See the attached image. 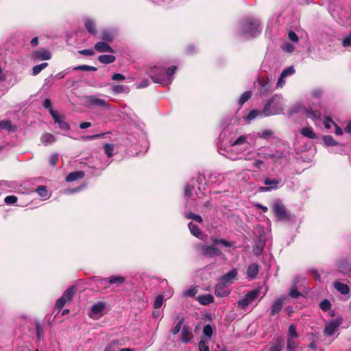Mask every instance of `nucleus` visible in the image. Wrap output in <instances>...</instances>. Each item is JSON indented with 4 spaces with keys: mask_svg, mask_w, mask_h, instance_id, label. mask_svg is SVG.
<instances>
[{
    "mask_svg": "<svg viewBox=\"0 0 351 351\" xmlns=\"http://www.w3.org/2000/svg\"><path fill=\"white\" fill-rule=\"evenodd\" d=\"M241 34L250 37H255L262 31L260 21L252 16L244 18L240 23Z\"/></svg>",
    "mask_w": 351,
    "mask_h": 351,
    "instance_id": "1",
    "label": "nucleus"
},
{
    "mask_svg": "<svg viewBox=\"0 0 351 351\" xmlns=\"http://www.w3.org/2000/svg\"><path fill=\"white\" fill-rule=\"evenodd\" d=\"M282 111V99L278 95L273 96L267 101L263 108V112L265 115L280 114Z\"/></svg>",
    "mask_w": 351,
    "mask_h": 351,
    "instance_id": "2",
    "label": "nucleus"
},
{
    "mask_svg": "<svg viewBox=\"0 0 351 351\" xmlns=\"http://www.w3.org/2000/svg\"><path fill=\"white\" fill-rule=\"evenodd\" d=\"M148 75L155 83L165 85L171 82L170 79L166 76L165 71L162 68L154 66L149 70Z\"/></svg>",
    "mask_w": 351,
    "mask_h": 351,
    "instance_id": "3",
    "label": "nucleus"
},
{
    "mask_svg": "<svg viewBox=\"0 0 351 351\" xmlns=\"http://www.w3.org/2000/svg\"><path fill=\"white\" fill-rule=\"evenodd\" d=\"M272 211L278 221H290L291 219V216L287 213L280 200L274 202Z\"/></svg>",
    "mask_w": 351,
    "mask_h": 351,
    "instance_id": "4",
    "label": "nucleus"
},
{
    "mask_svg": "<svg viewBox=\"0 0 351 351\" xmlns=\"http://www.w3.org/2000/svg\"><path fill=\"white\" fill-rule=\"evenodd\" d=\"M261 293V288H256L248 291L243 298L238 301V306L241 309H245L248 305L254 302Z\"/></svg>",
    "mask_w": 351,
    "mask_h": 351,
    "instance_id": "5",
    "label": "nucleus"
},
{
    "mask_svg": "<svg viewBox=\"0 0 351 351\" xmlns=\"http://www.w3.org/2000/svg\"><path fill=\"white\" fill-rule=\"evenodd\" d=\"M75 291L76 287L75 286L69 287L56 301L55 307L59 310L62 309L66 302L72 300Z\"/></svg>",
    "mask_w": 351,
    "mask_h": 351,
    "instance_id": "6",
    "label": "nucleus"
},
{
    "mask_svg": "<svg viewBox=\"0 0 351 351\" xmlns=\"http://www.w3.org/2000/svg\"><path fill=\"white\" fill-rule=\"evenodd\" d=\"M201 254L205 257L213 258L221 255V251L214 245L201 244L199 245Z\"/></svg>",
    "mask_w": 351,
    "mask_h": 351,
    "instance_id": "7",
    "label": "nucleus"
},
{
    "mask_svg": "<svg viewBox=\"0 0 351 351\" xmlns=\"http://www.w3.org/2000/svg\"><path fill=\"white\" fill-rule=\"evenodd\" d=\"M287 297L285 295H280L276 298L274 302L271 304L270 308V316H274L279 313L282 310L283 305L286 303Z\"/></svg>",
    "mask_w": 351,
    "mask_h": 351,
    "instance_id": "8",
    "label": "nucleus"
},
{
    "mask_svg": "<svg viewBox=\"0 0 351 351\" xmlns=\"http://www.w3.org/2000/svg\"><path fill=\"white\" fill-rule=\"evenodd\" d=\"M86 102L90 106H99L104 108H108L109 107L108 103L105 99L97 98L95 95L87 96Z\"/></svg>",
    "mask_w": 351,
    "mask_h": 351,
    "instance_id": "9",
    "label": "nucleus"
},
{
    "mask_svg": "<svg viewBox=\"0 0 351 351\" xmlns=\"http://www.w3.org/2000/svg\"><path fill=\"white\" fill-rule=\"evenodd\" d=\"M340 325L341 322L337 319L328 323L324 330V335L328 337L332 336L338 330Z\"/></svg>",
    "mask_w": 351,
    "mask_h": 351,
    "instance_id": "10",
    "label": "nucleus"
},
{
    "mask_svg": "<svg viewBox=\"0 0 351 351\" xmlns=\"http://www.w3.org/2000/svg\"><path fill=\"white\" fill-rule=\"evenodd\" d=\"M32 58L36 60H47L51 58V53L45 49H40L32 53Z\"/></svg>",
    "mask_w": 351,
    "mask_h": 351,
    "instance_id": "11",
    "label": "nucleus"
},
{
    "mask_svg": "<svg viewBox=\"0 0 351 351\" xmlns=\"http://www.w3.org/2000/svg\"><path fill=\"white\" fill-rule=\"evenodd\" d=\"M52 118L55 123L58 124L60 129L64 131H69L71 127L69 124L65 121L64 117L61 116L57 112L56 114H52Z\"/></svg>",
    "mask_w": 351,
    "mask_h": 351,
    "instance_id": "12",
    "label": "nucleus"
},
{
    "mask_svg": "<svg viewBox=\"0 0 351 351\" xmlns=\"http://www.w3.org/2000/svg\"><path fill=\"white\" fill-rule=\"evenodd\" d=\"M237 269H232L230 271H229L227 274H224L223 276H221L219 280H220L223 283H225L226 285L231 284L233 280L236 278L237 276Z\"/></svg>",
    "mask_w": 351,
    "mask_h": 351,
    "instance_id": "13",
    "label": "nucleus"
},
{
    "mask_svg": "<svg viewBox=\"0 0 351 351\" xmlns=\"http://www.w3.org/2000/svg\"><path fill=\"white\" fill-rule=\"evenodd\" d=\"M94 49L96 50L99 53H114V50L110 46L108 43L104 41H101L97 43L94 45Z\"/></svg>",
    "mask_w": 351,
    "mask_h": 351,
    "instance_id": "14",
    "label": "nucleus"
},
{
    "mask_svg": "<svg viewBox=\"0 0 351 351\" xmlns=\"http://www.w3.org/2000/svg\"><path fill=\"white\" fill-rule=\"evenodd\" d=\"M228 285L223 283L220 280L218 279L217 284L215 286V294L218 297H224L228 295L229 291L226 290Z\"/></svg>",
    "mask_w": 351,
    "mask_h": 351,
    "instance_id": "15",
    "label": "nucleus"
},
{
    "mask_svg": "<svg viewBox=\"0 0 351 351\" xmlns=\"http://www.w3.org/2000/svg\"><path fill=\"white\" fill-rule=\"evenodd\" d=\"M259 271V266L257 263L250 264L247 269V277L250 279H254Z\"/></svg>",
    "mask_w": 351,
    "mask_h": 351,
    "instance_id": "16",
    "label": "nucleus"
},
{
    "mask_svg": "<svg viewBox=\"0 0 351 351\" xmlns=\"http://www.w3.org/2000/svg\"><path fill=\"white\" fill-rule=\"evenodd\" d=\"M84 177V172L82 171H73L69 173L66 177V182H73L82 179Z\"/></svg>",
    "mask_w": 351,
    "mask_h": 351,
    "instance_id": "17",
    "label": "nucleus"
},
{
    "mask_svg": "<svg viewBox=\"0 0 351 351\" xmlns=\"http://www.w3.org/2000/svg\"><path fill=\"white\" fill-rule=\"evenodd\" d=\"M108 284L120 286L125 282V278L122 276H111L108 278Z\"/></svg>",
    "mask_w": 351,
    "mask_h": 351,
    "instance_id": "18",
    "label": "nucleus"
},
{
    "mask_svg": "<svg viewBox=\"0 0 351 351\" xmlns=\"http://www.w3.org/2000/svg\"><path fill=\"white\" fill-rule=\"evenodd\" d=\"M282 339H277L275 343H269L267 348V351H282Z\"/></svg>",
    "mask_w": 351,
    "mask_h": 351,
    "instance_id": "19",
    "label": "nucleus"
},
{
    "mask_svg": "<svg viewBox=\"0 0 351 351\" xmlns=\"http://www.w3.org/2000/svg\"><path fill=\"white\" fill-rule=\"evenodd\" d=\"M190 327L187 325L183 326L181 331V341L184 343H188L190 341L189 335L191 334Z\"/></svg>",
    "mask_w": 351,
    "mask_h": 351,
    "instance_id": "20",
    "label": "nucleus"
},
{
    "mask_svg": "<svg viewBox=\"0 0 351 351\" xmlns=\"http://www.w3.org/2000/svg\"><path fill=\"white\" fill-rule=\"evenodd\" d=\"M334 287L339 292L343 295H347L350 292L349 287L342 282H335L334 283Z\"/></svg>",
    "mask_w": 351,
    "mask_h": 351,
    "instance_id": "21",
    "label": "nucleus"
},
{
    "mask_svg": "<svg viewBox=\"0 0 351 351\" xmlns=\"http://www.w3.org/2000/svg\"><path fill=\"white\" fill-rule=\"evenodd\" d=\"M198 302L203 305H208L214 301V298L210 294L199 295L197 298Z\"/></svg>",
    "mask_w": 351,
    "mask_h": 351,
    "instance_id": "22",
    "label": "nucleus"
},
{
    "mask_svg": "<svg viewBox=\"0 0 351 351\" xmlns=\"http://www.w3.org/2000/svg\"><path fill=\"white\" fill-rule=\"evenodd\" d=\"M303 111L306 114V116L311 119H320L321 118L322 114L319 110H313L311 108H304Z\"/></svg>",
    "mask_w": 351,
    "mask_h": 351,
    "instance_id": "23",
    "label": "nucleus"
},
{
    "mask_svg": "<svg viewBox=\"0 0 351 351\" xmlns=\"http://www.w3.org/2000/svg\"><path fill=\"white\" fill-rule=\"evenodd\" d=\"M84 25H85L86 29L90 34H91L93 35L96 34L97 31H96L95 24L93 20H91L90 19H87L85 21Z\"/></svg>",
    "mask_w": 351,
    "mask_h": 351,
    "instance_id": "24",
    "label": "nucleus"
},
{
    "mask_svg": "<svg viewBox=\"0 0 351 351\" xmlns=\"http://www.w3.org/2000/svg\"><path fill=\"white\" fill-rule=\"evenodd\" d=\"M101 38L106 42H112L114 39V35L111 31L104 29L101 33Z\"/></svg>",
    "mask_w": 351,
    "mask_h": 351,
    "instance_id": "25",
    "label": "nucleus"
},
{
    "mask_svg": "<svg viewBox=\"0 0 351 351\" xmlns=\"http://www.w3.org/2000/svg\"><path fill=\"white\" fill-rule=\"evenodd\" d=\"M210 240L212 241L213 243L215 245H219L221 244L226 247H230L233 246L234 243L228 241L223 239H217L215 237H211Z\"/></svg>",
    "mask_w": 351,
    "mask_h": 351,
    "instance_id": "26",
    "label": "nucleus"
},
{
    "mask_svg": "<svg viewBox=\"0 0 351 351\" xmlns=\"http://www.w3.org/2000/svg\"><path fill=\"white\" fill-rule=\"evenodd\" d=\"M300 133L307 138L315 139L317 136L314 133L313 129L310 127H306L301 130Z\"/></svg>",
    "mask_w": 351,
    "mask_h": 351,
    "instance_id": "27",
    "label": "nucleus"
},
{
    "mask_svg": "<svg viewBox=\"0 0 351 351\" xmlns=\"http://www.w3.org/2000/svg\"><path fill=\"white\" fill-rule=\"evenodd\" d=\"M98 60L103 64H110L116 60L113 55H101L98 57Z\"/></svg>",
    "mask_w": 351,
    "mask_h": 351,
    "instance_id": "28",
    "label": "nucleus"
},
{
    "mask_svg": "<svg viewBox=\"0 0 351 351\" xmlns=\"http://www.w3.org/2000/svg\"><path fill=\"white\" fill-rule=\"evenodd\" d=\"M188 226H189V228L191 234L193 236H195L196 237H199L202 235V232L200 230L199 227L194 223L189 222L188 224Z\"/></svg>",
    "mask_w": 351,
    "mask_h": 351,
    "instance_id": "29",
    "label": "nucleus"
},
{
    "mask_svg": "<svg viewBox=\"0 0 351 351\" xmlns=\"http://www.w3.org/2000/svg\"><path fill=\"white\" fill-rule=\"evenodd\" d=\"M56 140L55 136L50 133H45L41 136V141L45 145L53 143Z\"/></svg>",
    "mask_w": 351,
    "mask_h": 351,
    "instance_id": "30",
    "label": "nucleus"
},
{
    "mask_svg": "<svg viewBox=\"0 0 351 351\" xmlns=\"http://www.w3.org/2000/svg\"><path fill=\"white\" fill-rule=\"evenodd\" d=\"M112 90L114 94H120L122 93H128L130 92V88L123 85H114L112 88Z\"/></svg>",
    "mask_w": 351,
    "mask_h": 351,
    "instance_id": "31",
    "label": "nucleus"
},
{
    "mask_svg": "<svg viewBox=\"0 0 351 351\" xmlns=\"http://www.w3.org/2000/svg\"><path fill=\"white\" fill-rule=\"evenodd\" d=\"M6 130L9 132L14 131V128L12 125V123L9 120H3L0 121V131Z\"/></svg>",
    "mask_w": 351,
    "mask_h": 351,
    "instance_id": "32",
    "label": "nucleus"
},
{
    "mask_svg": "<svg viewBox=\"0 0 351 351\" xmlns=\"http://www.w3.org/2000/svg\"><path fill=\"white\" fill-rule=\"evenodd\" d=\"M323 141L326 146H336L338 143L330 135H326L323 136Z\"/></svg>",
    "mask_w": 351,
    "mask_h": 351,
    "instance_id": "33",
    "label": "nucleus"
},
{
    "mask_svg": "<svg viewBox=\"0 0 351 351\" xmlns=\"http://www.w3.org/2000/svg\"><path fill=\"white\" fill-rule=\"evenodd\" d=\"M263 182L265 185L269 186V187H271V189L272 190L277 189L278 184L280 183V180L278 179L271 180L267 178L264 180Z\"/></svg>",
    "mask_w": 351,
    "mask_h": 351,
    "instance_id": "34",
    "label": "nucleus"
},
{
    "mask_svg": "<svg viewBox=\"0 0 351 351\" xmlns=\"http://www.w3.org/2000/svg\"><path fill=\"white\" fill-rule=\"evenodd\" d=\"M114 149V145L111 143H106L104 145V149L106 155L110 158L113 156V152Z\"/></svg>",
    "mask_w": 351,
    "mask_h": 351,
    "instance_id": "35",
    "label": "nucleus"
},
{
    "mask_svg": "<svg viewBox=\"0 0 351 351\" xmlns=\"http://www.w3.org/2000/svg\"><path fill=\"white\" fill-rule=\"evenodd\" d=\"M73 71H96L97 67L88 65H80L74 67Z\"/></svg>",
    "mask_w": 351,
    "mask_h": 351,
    "instance_id": "36",
    "label": "nucleus"
},
{
    "mask_svg": "<svg viewBox=\"0 0 351 351\" xmlns=\"http://www.w3.org/2000/svg\"><path fill=\"white\" fill-rule=\"evenodd\" d=\"M104 308L105 304L102 302H98L92 306L91 311L95 314H97L101 313Z\"/></svg>",
    "mask_w": 351,
    "mask_h": 351,
    "instance_id": "37",
    "label": "nucleus"
},
{
    "mask_svg": "<svg viewBox=\"0 0 351 351\" xmlns=\"http://www.w3.org/2000/svg\"><path fill=\"white\" fill-rule=\"evenodd\" d=\"M185 217L187 219H193L198 223L202 222V218L199 215L193 213L192 212H188L185 213Z\"/></svg>",
    "mask_w": 351,
    "mask_h": 351,
    "instance_id": "38",
    "label": "nucleus"
},
{
    "mask_svg": "<svg viewBox=\"0 0 351 351\" xmlns=\"http://www.w3.org/2000/svg\"><path fill=\"white\" fill-rule=\"evenodd\" d=\"M298 346V345L295 341H294L292 338H288L287 345V351H295Z\"/></svg>",
    "mask_w": 351,
    "mask_h": 351,
    "instance_id": "39",
    "label": "nucleus"
},
{
    "mask_svg": "<svg viewBox=\"0 0 351 351\" xmlns=\"http://www.w3.org/2000/svg\"><path fill=\"white\" fill-rule=\"evenodd\" d=\"M47 66V62H43L42 64L34 66L32 69V75H38L43 69H45Z\"/></svg>",
    "mask_w": 351,
    "mask_h": 351,
    "instance_id": "40",
    "label": "nucleus"
},
{
    "mask_svg": "<svg viewBox=\"0 0 351 351\" xmlns=\"http://www.w3.org/2000/svg\"><path fill=\"white\" fill-rule=\"evenodd\" d=\"M36 192L41 197H46L48 195V190L45 186H43V185L38 186L36 189Z\"/></svg>",
    "mask_w": 351,
    "mask_h": 351,
    "instance_id": "41",
    "label": "nucleus"
},
{
    "mask_svg": "<svg viewBox=\"0 0 351 351\" xmlns=\"http://www.w3.org/2000/svg\"><path fill=\"white\" fill-rule=\"evenodd\" d=\"M252 96V93L250 91H246L243 93L239 99V103L241 106H242L244 103H245Z\"/></svg>",
    "mask_w": 351,
    "mask_h": 351,
    "instance_id": "42",
    "label": "nucleus"
},
{
    "mask_svg": "<svg viewBox=\"0 0 351 351\" xmlns=\"http://www.w3.org/2000/svg\"><path fill=\"white\" fill-rule=\"evenodd\" d=\"M213 333V330L212 326L210 324H206L204 326L203 328V334L208 338V339H210Z\"/></svg>",
    "mask_w": 351,
    "mask_h": 351,
    "instance_id": "43",
    "label": "nucleus"
},
{
    "mask_svg": "<svg viewBox=\"0 0 351 351\" xmlns=\"http://www.w3.org/2000/svg\"><path fill=\"white\" fill-rule=\"evenodd\" d=\"M43 106L44 108H47L49 110L51 115L52 116V114L54 115L56 114L58 112L55 111L53 110L52 107H51V100L49 99V98H47L45 99L44 102H43Z\"/></svg>",
    "mask_w": 351,
    "mask_h": 351,
    "instance_id": "44",
    "label": "nucleus"
},
{
    "mask_svg": "<svg viewBox=\"0 0 351 351\" xmlns=\"http://www.w3.org/2000/svg\"><path fill=\"white\" fill-rule=\"evenodd\" d=\"M184 322V318L182 317L179 320L177 324L171 330V332H172L173 335H177L180 332Z\"/></svg>",
    "mask_w": 351,
    "mask_h": 351,
    "instance_id": "45",
    "label": "nucleus"
},
{
    "mask_svg": "<svg viewBox=\"0 0 351 351\" xmlns=\"http://www.w3.org/2000/svg\"><path fill=\"white\" fill-rule=\"evenodd\" d=\"M289 295L292 298H298L301 295L300 292L297 289V287L295 285L292 287L289 291Z\"/></svg>",
    "mask_w": 351,
    "mask_h": 351,
    "instance_id": "46",
    "label": "nucleus"
},
{
    "mask_svg": "<svg viewBox=\"0 0 351 351\" xmlns=\"http://www.w3.org/2000/svg\"><path fill=\"white\" fill-rule=\"evenodd\" d=\"M295 73V69L293 66H290L282 71L281 75L282 77H287L293 75Z\"/></svg>",
    "mask_w": 351,
    "mask_h": 351,
    "instance_id": "47",
    "label": "nucleus"
},
{
    "mask_svg": "<svg viewBox=\"0 0 351 351\" xmlns=\"http://www.w3.org/2000/svg\"><path fill=\"white\" fill-rule=\"evenodd\" d=\"M207 343L208 341H206L204 339L200 340L198 343V348L199 351H210V348Z\"/></svg>",
    "mask_w": 351,
    "mask_h": 351,
    "instance_id": "48",
    "label": "nucleus"
},
{
    "mask_svg": "<svg viewBox=\"0 0 351 351\" xmlns=\"http://www.w3.org/2000/svg\"><path fill=\"white\" fill-rule=\"evenodd\" d=\"M271 155L274 156L271 159H274L276 162L285 157L284 153L279 150H276L274 152H271Z\"/></svg>",
    "mask_w": 351,
    "mask_h": 351,
    "instance_id": "49",
    "label": "nucleus"
},
{
    "mask_svg": "<svg viewBox=\"0 0 351 351\" xmlns=\"http://www.w3.org/2000/svg\"><path fill=\"white\" fill-rule=\"evenodd\" d=\"M289 338H297L298 337V334L296 331L295 326L293 324H291L289 326Z\"/></svg>",
    "mask_w": 351,
    "mask_h": 351,
    "instance_id": "50",
    "label": "nucleus"
},
{
    "mask_svg": "<svg viewBox=\"0 0 351 351\" xmlns=\"http://www.w3.org/2000/svg\"><path fill=\"white\" fill-rule=\"evenodd\" d=\"M97 286L98 288L107 289L108 284V278L97 279Z\"/></svg>",
    "mask_w": 351,
    "mask_h": 351,
    "instance_id": "51",
    "label": "nucleus"
},
{
    "mask_svg": "<svg viewBox=\"0 0 351 351\" xmlns=\"http://www.w3.org/2000/svg\"><path fill=\"white\" fill-rule=\"evenodd\" d=\"M197 293V289L196 287H191L184 291V295L188 297H194Z\"/></svg>",
    "mask_w": 351,
    "mask_h": 351,
    "instance_id": "52",
    "label": "nucleus"
},
{
    "mask_svg": "<svg viewBox=\"0 0 351 351\" xmlns=\"http://www.w3.org/2000/svg\"><path fill=\"white\" fill-rule=\"evenodd\" d=\"M163 303V296L162 295H158L154 302V307L155 308H159L161 307Z\"/></svg>",
    "mask_w": 351,
    "mask_h": 351,
    "instance_id": "53",
    "label": "nucleus"
},
{
    "mask_svg": "<svg viewBox=\"0 0 351 351\" xmlns=\"http://www.w3.org/2000/svg\"><path fill=\"white\" fill-rule=\"evenodd\" d=\"M247 137L245 135H241L239 136L234 142L231 143L232 146H236L238 145H241L246 141Z\"/></svg>",
    "mask_w": 351,
    "mask_h": 351,
    "instance_id": "54",
    "label": "nucleus"
},
{
    "mask_svg": "<svg viewBox=\"0 0 351 351\" xmlns=\"http://www.w3.org/2000/svg\"><path fill=\"white\" fill-rule=\"evenodd\" d=\"M319 307L324 311H327L330 308V303L328 300L325 299L320 302Z\"/></svg>",
    "mask_w": 351,
    "mask_h": 351,
    "instance_id": "55",
    "label": "nucleus"
},
{
    "mask_svg": "<svg viewBox=\"0 0 351 351\" xmlns=\"http://www.w3.org/2000/svg\"><path fill=\"white\" fill-rule=\"evenodd\" d=\"M17 197L15 195H8L5 197L4 202L7 204H14L17 202Z\"/></svg>",
    "mask_w": 351,
    "mask_h": 351,
    "instance_id": "56",
    "label": "nucleus"
},
{
    "mask_svg": "<svg viewBox=\"0 0 351 351\" xmlns=\"http://www.w3.org/2000/svg\"><path fill=\"white\" fill-rule=\"evenodd\" d=\"M258 83L265 90H267L270 86L269 81L267 78H261L258 80Z\"/></svg>",
    "mask_w": 351,
    "mask_h": 351,
    "instance_id": "57",
    "label": "nucleus"
},
{
    "mask_svg": "<svg viewBox=\"0 0 351 351\" xmlns=\"http://www.w3.org/2000/svg\"><path fill=\"white\" fill-rule=\"evenodd\" d=\"M303 109L304 108H302L300 105H295V106H293L289 110V115L291 116L292 114H293L295 113H298V112H301L302 110H303Z\"/></svg>",
    "mask_w": 351,
    "mask_h": 351,
    "instance_id": "58",
    "label": "nucleus"
},
{
    "mask_svg": "<svg viewBox=\"0 0 351 351\" xmlns=\"http://www.w3.org/2000/svg\"><path fill=\"white\" fill-rule=\"evenodd\" d=\"M342 45L344 47H348L351 46V32L348 34L342 40Z\"/></svg>",
    "mask_w": 351,
    "mask_h": 351,
    "instance_id": "59",
    "label": "nucleus"
},
{
    "mask_svg": "<svg viewBox=\"0 0 351 351\" xmlns=\"http://www.w3.org/2000/svg\"><path fill=\"white\" fill-rule=\"evenodd\" d=\"M194 187L190 184H186L184 187V195L188 199L191 195Z\"/></svg>",
    "mask_w": 351,
    "mask_h": 351,
    "instance_id": "60",
    "label": "nucleus"
},
{
    "mask_svg": "<svg viewBox=\"0 0 351 351\" xmlns=\"http://www.w3.org/2000/svg\"><path fill=\"white\" fill-rule=\"evenodd\" d=\"M78 53L80 54L84 55V56H90L95 55V51L92 49L80 50V51H78Z\"/></svg>",
    "mask_w": 351,
    "mask_h": 351,
    "instance_id": "61",
    "label": "nucleus"
},
{
    "mask_svg": "<svg viewBox=\"0 0 351 351\" xmlns=\"http://www.w3.org/2000/svg\"><path fill=\"white\" fill-rule=\"evenodd\" d=\"M273 132L271 130H265L261 132L259 136L263 138H266L272 136Z\"/></svg>",
    "mask_w": 351,
    "mask_h": 351,
    "instance_id": "62",
    "label": "nucleus"
},
{
    "mask_svg": "<svg viewBox=\"0 0 351 351\" xmlns=\"http://www.w3.org/2000/svg\"><path fill=\"white\" fill-rule=\"evenodd\" d=\"M58 162V154H53L50 156L49 163L52 166H56Z\"/></svg>",
    "mask_w": 351,
    "mask_h": 351,
    "instance_id": "63",
    "label": "nucleus"
},
{
    "mask_svg": "<svg viewBox=\"0 0 351 351\" xmlns=\"http://www.w3.org/2000/svg\"><path fill=\"white\" fill-rule=\"evenodd\" d=\"M177 67L176 66H170L166 71V76L169 78L172 76L176 71Z\"/></svg>",
    "mask_w": 351,
    "mask_h": 351,
    "instance_id": "64",
    "label": "nucleus"
}]
</instances>
